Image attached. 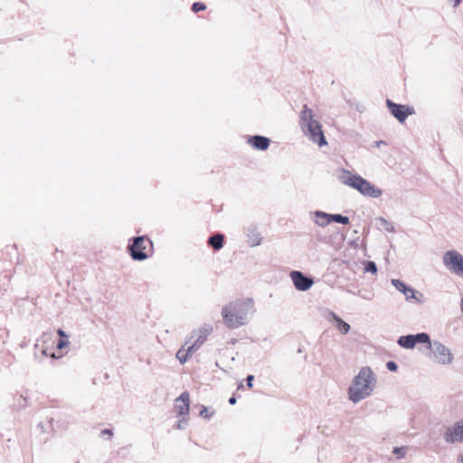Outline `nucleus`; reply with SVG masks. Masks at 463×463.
<instances>
[{"label": "nucleus", "mask_w": 463, "mask_h": 463, "mask_svg": "<svg viewBox=\"0 0 463 463\" xmlns=\"http://www.w3.org/2000/svg\"><path fill=\"white\" fill-rule=\"evenodd\" d=\"M377 385V376L369 366H364L353 378L347 390L348 399L354 403L371 397Z\"/></svg>", "instance_id": "nucleus-1"}, {"label": "nucleus", "mask_w": 463, "mask_h": 463, "mask_svg": "<svg viewBox=\"0 0 463 463\" xmlns=\"http://www.w3.org/2000/svg\"><path fill=\"white\" fill-rule=\"evenodd\" d=\"M253 313L251 299H238L222 307V316L225 326L229 328H238L245 325L249 317Z\"/></svg>", "instance_id": "nucleus-2"}, {"label": "nucleus", "mask_w": 463, "mask_h": 463, "mask_svg": "<svg viewBox=\"0 0 463 463\" xmlns=\"http://www.w3.org/2000/svg\"><path fill=\"white\" fill-rule=\"evenodd\" d=\"M338 179L342 184L357 190L364 196L379 198L383 194L380 188L375 187L366 179L360 175H354L345 169L339 171Z\"/></svg>", "instance_id": "nucleus-3"}, {"label": "nucleus", "mask_w": 463, "mask_h": 463, "mask_svg": "<svg viewBox=\"0 0 463 463\" xmlns=\"http://www.w3.org/2000/svg\"><path fill=\"white\" fill-rule=\"evenodd\" d=\"M301 128L314 143L319 146L327 145L320 122L314 118L312 109L306 105L300 113Z\"/></svg>", "instance_id": "nucleus-4"}, {"label": "nucleus", "mask_w": 463, "mask_h": 463, "mask_svg": "<svg viewBox=\"0 0 463 463\" xmlns=\"http://www.w3.org/2000/svg\"><path fill=\"white\" fill-rule=\"evenodd\" d=\"M430 359L439 365H449L452 364L454 356L451 351L439 341L429 342Z\"/></svg>", "instance_id": "nucleus-5"}, {"label": "nucleus", "mask_w": 463, "mask_h": 463, "mask_svg": "<svg viewBox=\"0 0 463 463\" xmlns=\"http://www.w3.org/2000/svg\"><path fill=\"white\" fill-rule=\"evenodd\" d=\"M442 263L452 274L463 278V255L456 250L446 251L442 256Z\"/></svg>", "instance_id": "nucleus-6"}, {"label": "nucleus", "mask_w": 463, "mask_h": 463, "mask_svg": "<svg viewBox=\"0 0 463 463\" xmlns=\"http://www.w3.org/2000/svg\"><path fill=\"white\" fill-rule=\"evenodd\" d=\"M152 247V241L145 236L133 239V243L128 246L130 256L135 260H145L148 258L147 250Z\"/></svg>", "instance_id": "nucleus-7"}, {"label": "nucleus", "mask_w": 463, "mask_h": 463, "mask_svg": "<svg viewBox=\"0 0 463 463\" xmlns=\"http://www.w3.org/2000/svg\"><path fill=\"white\" fill-rule=\"evenodd\" d=\"M213 328L210 326H203L202 328H199L197 331H194L191 333V335L187 342L185 343V345H188L189 342H193L189 345V351L188 352H195L206 340L208 335L212 333Z\"/></svg>", "instance_id": "nucleus-8"}, {"label": "nucleus", "mask_w": 463, "mask_h": 463, "mask_svg": "<svg viewBox=\"0 0 463 463\" xmlns=\"http://www.w3.org/2000/svg\"><path fill=\"white\" fill-rule=\"evenodd\" d=\"M391 282L397 290L404 295L407 301H415L417 303L422 302V294L416 291L411 287L406 285L403 281L397 279H392Z\"/></svg>", "instance_id": "nucleus-9"}, {"label": "nucleus", "mask_w": 463, "mask_h": 463, "mask_svg": "<svg viewBox=\"0 0 463 463\" xmlns=\"http://www.w3.org/2000/svg\"><path fill=\"white\" fill-rule=\"evenodd\" d=\"M429 342L430 336L426 333L402 335L398 339V345L406 349H412L418 343L427 344Z\"/></svg>", "instance_id": "nucleus-10"}, {"label": "nucleus", "mask_w": 463, "mask_h": 463, "mask_svg": "<svg viewBox=\"0 0 463 463\" xmlns=\"http://www.w3.org/2000/svg\"><path fill=\"white\" fill-rule=\"evenodd\" d=\"M386 105L392 115L395 118H397L401 123L404 122L408 116L412 115L414 113L413 108L396 104L390 99L386 100Z\"/></svg>", "instance_id": "nucleus-11"}, {"label": "nucleus", "mask_w": 463, "mask_h": 463, "mask_svg": "<svg viewBox=\"0 0 463 463\" xmlns=\"http://www.w3.org/2000/svg\"><path fill=\"white\" fill-rule=\"evenodd\" d=\"M444 439L447 443L463 442V419L447 428Z\"/></svg>", "instance_id": "nucleus-12"}, {"label": "nucleus", "mask_w": 463, "mask_h": 463, "mask_svg": "<svg viewBox=\"0 0 463 463\" xmlns=\"http://www.w3.org/2000/svg\"><path fill=\"white\" fill-rule=\"evenodd\" d=\"M290 279L298 290L306 291L309 289L314 281L311 278L306 277L301 271L294 270L290 272Z\"/></svg>", "instance_id": "nucleus-13"}, {"label": "nucleus", "mask_w": 463, "mask_h": 463, "mask_svg": "<svg viewBox=\"0 0 463 463\" xmlns=\"http://www.w3.org/2000/svg\"><path fill=\"white\" fill-rule=\"evenodd\" d=\"M189 393L183 392L176 400L175 408L179 416H187L189 413Z\"/></svg>", "instance_id": "nucleus-14"}, {"label": "nucleus", "mask_w": 463, "mask_h": 463, "mask_svg": "<svg viewBox=\"0 0 463 463\" xmlns=\"http://www.w3.org/2000/svg\"><path fill=\"white\" fill-rule=\"evenodd\" d=\"M248 143L255 149L267 150L269 146V138L262 136H253L248 138Z\"/></svg>", "instance_id": "nucleus-15"}, {"label": "nucleus", "mask_w": 463, "mask_h": 463, "mask_svg": "<svg viewBox=\"0 0 463 463\" xmlns=\"http://www.w3.org/2000/svg\"><path fill=\"white\" fill-rule=\"evenodd\" d=\"M326 319L330 322H334L338 330H340L343 334H347L350 330V326L344 320H342L338 316H336L334 312L329 311L326 316Z\"/></svg>", "instance_id": "nucleus-16"}, {"label": "nucleus", "mask_w": 463, "mask_h": 463, "mask_svg": "<svg viewBox=\"0 0 463 463\" xmlns=\"http://www.w3.org/2000/svg\"><path fill=\"white\" fill-rule=\"evenodd\" d=\"M312 214L314 216V222L320 227H326L331 222V219L328 217L330 216V213L322 211H316Z\"/></svg>", "instance_id": "nucleus-17"}, {"label": "nucleus", "mask_w": 463, "mask_h": 463, "mask_svg": "<svg viewBox=\"0 0 463 463\" xmlns=\"http://www.w3.org/2000/svg\"><path fill=\"white\" fill-rule=\"evenodd\" d=\"M262 237L256 230H250L248 232V243L250 247H257L261 244Z\"/></svg>", "instance_id": "nucleus-18"}, {"label": "nucleus", "mask_w": 463, "mask_h": 463, "mask_svg": "<svg viewBox=\"0 0 463 463\" xmlns=\"http://www.w3.org/2000/svg\"><path fill=\"white\" fill-rule=\"evenodd\" d=\"M223 235L221 233H217L209 238L208 243L214 249L220 250L223 246Z\"/></svg>", "instance_id": "nucleus-19"}, {"label": "nucleus", "mask_w": 463, "mask_h": 463, "mask_svg": "<svg viewBox=\"0 0 463 463\" xmlns=\"http://www.w3.org/2000/svg\"><path fill=\"white\" fill-rule=\"evenodd\" d=\"M189 351V346L187 348H185L184 346H183L181 349L178 350V352L176 353V358L180 361L181 364H184L187 359H188V356L190 354H192L194 352H188Z\"/></svg>", "instance_id": "nucleus-20"}, {"label": "nucleus", "mask_w": 463, "mask_h": 463, "mask_svg": "<svg viewBox=\"0 0 463 463\" xmlns=\"http://www.w3.org/2000/svg\"><path fill=\"white\" fill-rule=\"evenodd\" d=\"M376 222L388 232H393L395 231L394 226L389 221L383 217L377 218Z\"/></svg>", "instance_id": "nucleus-21"}, {"label": "nucleus", "mask_w": 463, "mask_h": 463, "mask_svg": "<svg viewBox=\"0 0 463 463\" xmlns=\"http://www.w3.org/2000/svg\"><path fill=\"white\" fill-rule=\"evenodd\" d=\"M331 219L332 222H335L342 224H348L349 223V218L347 216H344L341 214H331L328 216Z\"/></svg>", "instance_id": "nucleus-22"}, {"label": "nucleus", "mask_w": 463, "mask_h": 463, "mask_svg": "<svg viewBox=\"0 0 463 463\" xmlns=\"http://www.w3.org/2000/svg\"><path fill=\"white\" fill-rule=\"evenodd\" d=\"M364 271L375 274L377 272L376 264L373 261H367L364 266Z\"/></svg>", "instance_id": "nucleus-23"}, {"label": "nucleus", "mask_w": 463, "mask_h": 463, "mask_svg": "<svg viewBox=\"0 0 463 463\" xmlns=\"http://www.w3.org/2000/svg\"><path fill=\"white\" fill-rule=\"evenodd\" d=\"M206 9V5L203 3H194L192 6V10L195 13Z\"/></svg>", "instance_id": "nucleus-24"}, {"label": "nucleus", "mask_w": 463, "mask_h": 463, "mask_svg": "<svg viewBox=\"0 0 463 463\" xmlns=\"http://www.w3.org/2000/svg\"><path fill=\"white\" fill-rule=\"evenodd\" d=\"M393 454L397 455V458H402L405 456V449L404 448H394Z\"/></svg>", "instance_id": "nucleus-25"}, {"label": "nucleus", "mask_w": 463, "mask_h": 463, "mask_svg": "<svg viewBox=\"0 0 463 463\" xmlns=\"http://www.w3.org/2000/svg\"><path fill=\"white\" fill-rule=\"evenodd\" d=\"M200 416L208 419L212 416V413L208 412V409L205 406H202Z\"/></svg>", "instance_id": "nucleus-26"}, {"label": "nucleus", "mask_w": 463, "mask_h": 463, "mask_svg": "<svg viewBox=\"0 0 463 463\" xmlns=\"http://www.w3.org/2000/svg\"><path fill=\"white\" fill-rule=\"evenodd\" d=\"M359 295L362 298L366 299V300H371L373 298V294L370 292L364 293L362 291H359Z\"/></svg>", "instance_id": "nucleus-27"}, {"label": "nucleus", "mask_w": 463, "mask_h": 463, "mask_svg": "<svg viewBox=\"0 0 463 463\" xmlns=\"http://www.w3.org/2000/svg\"><path fill=\"white\" fill-rule=\"evenodd\" d=\"M388 370L394 372L397 370V364L394 362H388L386 364Z\"/></svg>", "instance_id": "nucleus-28"}, {"label": "nucleus", "mask_w": 463, "mask_h": 463, "mask_svg": "<svg viewBox=\"0 0 463 463\" xmlns=\"http://www.w3.org/2000/svg\"><path fill=\"white\" fill-rule=\"evenodd\" d=\"M186 419H185V416H183V419L180 420L177 423V428L182 430L184 428L185 424H186Z\"/></svg>", "instance_id": "nucleus-29"}, {"label": "nucleus", "mask_w": 463, "mask_h": 463, "mask_svg": "<svg viewBox=\"0 0 463 463\" xmlns=\"http://www.w3.org/2000/svg\"><path fill=\"white\" fill-rule=\"evenodd\" d=\"M68 345H69V342L67 340H60L59 343L57 344V347L59 349H62L65 346H67Z\"/></svg>", "instance_id": "nucleus-30"}, {"label": "nucleus", "mask_w": 463, "mask_h": 463, "mask_svg": "<svg viewBox=\"0 0 463 463\" xmlns=\"http://www.w3.org/2000/svg\"><path fill=\"white\" fill-rule=\"evenodd\" d=\"M253 380H254V376L253 375H248L247 376L246 381H247V386L249 388H251L253 386V384H252Z\"/></svg>", "instance_id": "nucleus-31"}, {"label": "nucleus", "mask_w": 463, "mask_h": 463, "mask_svg": "<svg viewBox=\"0 0 463 463\" xmlns=\"http://www.w3.org/2000/svg\"><path fill=\"white\" fill-rule=\"evenodd\" d=\"M101 435H103V436H104V435H108V437H109V438H111V437H112V435H113V433H112V431H111L110 430L106 429V430H103L101 431Z\"/></svg>", "instance_id": "nucleus-32"}, {"label": "nucleus", "mask_w": 463, "mask_h": 463, "mask_svg": "<svg viewBox=\"0 0 463 463\" xmlns=\"http://www.w3.org/2000/svg\"><path fill=\"white\" fill-rule=\"evenodd\" d=\"M58 335H59L61 337H67V335L65 334V332H64L62 329H59V330H58Z\"/></svg>", "instance_id": "nucleus-33"}, {"label": "nucleus", "mask_w": 463, "mask_h": 463, "mask_svg": "<svg viewBox=\"0 0 463 463\" xmlns=\"http://www.w3.org/2000/svg\"><path fill=\"white\" fill-rule=\"evenodd\" d=\"M229 403L232 404V405L235 404L236 403V398L235 397H231L229 399Z\"/></svg>", "instance_id": "nucleus-34"}, {"label": "nucleus", "mask_w": 463, "mask_h": 463, "mask_svg": "<svg viewBox=\"0 0 463 463\" xmlns=\"http://www.w3.org/2000/svg\"><path fill=\"white\" fill-rule=\"evenodd\" d=\"M454 1V6H458L460 3V0H453Z\"/></svg>", "instance_id": "nucleus-35"}, {"label": "nucleus", "mask_w": 463, "mask_h": 463, "mask_svg": "<svg viewBox=\"0 0 463 463\" xmlns=\"http://www.w3.org/2000/svg\"><path fill=\"white\" fill-rule=\"evenodd\" d=\"M459 461L463 462V456H461V458H459Z\"/></svg>", "instance_id": "nucleus-36"}]
</instances>
